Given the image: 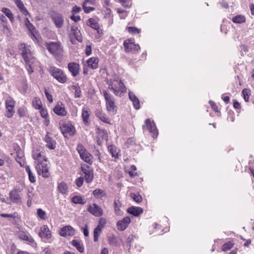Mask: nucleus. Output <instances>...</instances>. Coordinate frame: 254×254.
Wrapping results in <instances>:
<instances>
[{
	"mask_svg": "<svg viewBox=\"0 0 254 254\" xmlns=\"http://www.w3.org/2000/svg\"><path fill=\"white\" fill-rule=\"evenodd\" d=\"M32 157L37 161V162H35V165L38 174L44 178L48 177L49 167L46 156L42 155V152L39 150H35L33 151Z\"/></svg>",
	"mask_w": 254,
	"mask_h": 254,
	"instance_id": "nucleus-1",
	"label": "nucleus"
},
{
	"mask_svg": "<svg viewBox=\"0 0 254 254\" xmlns=\"http://www.w3.org/2000/svg\"><path fill=\"white\" fill-rule=\"evenodd\" d=\"M107 83L109 88L116 96L121 97L123 93L126 92V87L118 76H114L112 79L107 80Z\"/></svg>",
	"mask_w": 254,
	"mask_h": 254,
	"instance_id": "nucleus-2",
	"label": "nucleus"
},
{
	"mask_svg": "<svg viewBox=\"0 0 254 254\" xmlns=\"http://www.w3.org/2000/svg\"><path fill=\"white\" fill-rule=\"evenodd\" d=\"M19 49L26 64L31 68V64L34 62L35 59L30 47L24 43H21L19 46Z\"/></svg>",
	"mask_w": 254,
	"mask_h": 254,
	"instance_id": "nucleus-3",
	"label": "nucleus"
},
{
	"mask_svg": "<svg viewBox=\"0 0 254 254\" xmlns=\"http://www.w3.org/2000/svg\"><path fill=\"white\" fill-rule=\"evenodd\" d=\"M103 94L105 100L107 111L112 115H115L117 111V107L116 106L114 97L105 90L103 91Z\"/></svg>",
	"mask_w": 254,
	"mask_h": 254,
	"instance_id": "nucleus-4",
	"label": "nucleus"
},
{
	"mask_svg": "<svg viewBox=\"0 0 254 254\" xmlns=\"http://www.w3.org/2000/svg\"><path fill=\"white\" fill-rule=\"evenodd\" d=\"M50 72L52 75L59 82L64 83L66 81V76L61 69L56 67H52L50 69Z\"/></svg>",
	"mask_w": 254,
	"mask_h": 254,
	"instance_id": "nucleus-5",
	"label": "nucleus"
},
{
	"mask_svg": "<svg viewBox=\"0 0 254 254\" xmlns=\"http://www.w3.org/2000/svg\"><path fill=\"white\" fill-rule=\"evenodd\" d=\"M50 17L57 28L63 27L64 23V17L62 13L54 11L50 13Z\"/></svg>",
	"mask_w": 254,
	"mask_h": 254,
	"instance_id": "nucleus-6",
	"label": "nucleus"
},
{
	"mask_svg": "<svg viewBox=\"0 0 254 254\" xmlns=\"http://www.w3.org/2000/svg\"><path fill=\"white\" fill-rule=\"evenodd\" d=\"M45 47L51 54L55 56L60 55L62 52V49L60 42L46 43Z\"/></svg>",
	"mask_w": 254,
	"mask_h": 254,
	"instance_id": "nucleus-7",
	"label": "nucleus"
},
{
	"mask_svg": "<svg viewBox=\"0 0 254 254\" xmlns=\"http://www.w3.org/2000/svg\"><path fill=\"white\" fill-rule=\"evenodd\" d=\"M87 211L95 217H100L103 214L102 208L96 203L89 204Z\"/></svg>",
	"mask_w": 254,
	"mask_h": 254,
	"instance_id": "nucleus-8",
	"label": "nucleus"
},
{
	"mask_svg": "<svg viewBox=\"0 0 254 254\" xmlns=\"http://www.w3.org/2000/svg\"><path fill=\"white\" fill-rule=\"evenodd\" d=\"M82 171L84 174V178L86 182L88 184L92 182L94 178L93 171L88 166L82 167Z\"/></svg>",
	"mask_w": 254,
	"mask_h": 254,
	"instance_id": "nucleus-9",
	"label": "nucleus"
},
{
	"mask_svg": "<svg viewBox=\"0 0 254 254\" xmlns=\"http://www.w3.org/2000/svg\"><path fill=\"white\" fill-rule=\"evenodd\" d=\"M125 51L127 52L129 51H137L140 49L139 45L135 44L130 39L126 40L124 42Z\"/></svg>",
	"mask_w": 254,
	"mask_h": 254,
	"instance_id": "nucleus-10",
	"label": "nucleus"
},
{
	"mask_svg": "<svg viewBox=\"0 0 254 254\" xmlns=\"http://www.w3.org/2000/svg\"><path fill=\"white\" fill-rule=\"evenodd\" d=\"M61 131L63 135L66 137L67 134L73 135L74 134V128L71 124H64L60 127Z\"/></svg>",
	"mask_w": 254,
	"mask_h": 254,
	"instance_id": "nucleus-11",
	"label": "nucleus"
},
{
	"mask_svg": "<svg viewBox=\"0 0 254 254\" xmlns=\"http://www.w3.org/2000/svg\"><path fill=\"white\" fill-rule=\"evenodd\" d=\"M20 191L18 189H15L12 190L9 192V198L11 201L14 203H20L21 196L19 194Z\"/></svg>",
	"mask_w": 254,
	"mask_h": 254,
	"instance_id": "nucleus-12",
	"label": "nucleus"
},
{
	"mask_svg": "<svg viewBox=\"0 0 254 254\" xmlns=\"http://www.w3.org/2000/svg\"><path fill=\"white\" fill-rule=\"evenodd\" d=\"M145 124L147 129L152 134V137H157L158 135V132L154 122L151 123L150 120L149 119H147L145 120Z\"/></svg>",
	"mask_w": 254,
	"mask_h": 254,
	"instance_id": "nucleus-13",
	"label": "nucleus"
},
{
	"mask_svg": "<svg viewBox=\"0 0 254 254\" xmlns=\"http://www.w3.org/2000/svg\"><path fill=\"white\" fill-rule=\"evenodd\" d=\"M130 222V218L129 217H126L122 220L119 221L117 223V227L119 230L124 231L128 226Z\"/></svg>",
	"mask_w": 254,
	"mask_h": 254,
	"instance_id": "nucleus-14",
	"label": "nucleus"
},
{
	"mask_svg": "<svg viewBox=\"0 0 254 254\" xmlns=\"http://www.w3.org/2000/svg\"><path fill=\"white\" fill-rule=\"evenodd\" d=\"M53 111L56 114L60 116H64L67 114L64 105L60 102H58L57 105L54 108Z\"/></svg>",
	"mask_w": 254,
	"mask_h": 254,
	"instance_id": "nucleus-15",
	"label": "nucleus"
},
{
	"mask_svg": "<svg viewBox=\"0 0 254 254\" xmlns=\"http://www.w3.org/2000/svg\"><path fill=\"white\" fill-rule=\"evenodd\" d=\"M39 236L42 239H49L52 235L47 225H43L40 228Z\"/></svg>",
	"mask_w": 254,
	"mask_h": 254,
	"instance_id": "nucleus-16",
	"label": "nucleus"
},
{
	"mask_svg": "<svg viewBox=\"0 0 254 254\" xmlns=\"http://www.w3.org/2000/svg\"><path fill=\"white\" fill-rule=\"evenodd\" d=\"M44 141L46 143V146L50 149H55L56 147V141L49 135L47 132L44 137Z\"/></svg>",
	"mask_w": 254,
	"mask_h": 254,
	"instance_id": "nucleus-17",
	"label": "nucleus"
},
{
	"mask_svg": "<svg viewBox=\"0 0 254 254\" xmlns=\"http://www.w3.org/2000/svg\"><path fill=\"white\" fill-rule=\"evenodd\" d=\"M60 234L63 237L72 236L74 234V230L72 227L66 226L61 229Z\"/></svg>",
	"mask_w": 254,
	"mask_h": 254,
	"instance_id": "nucleus-18",
	"label": "nucleus"
},
{
	"mask_svg": "<svg viewBox=\"0 0 254 254\" xmlns=\"http://www.w3.org/2000/svg\"><path fill=\"white\" fill-rule=\"evenodd\" d=\"M68 68L73 76H77L79 72V64L74 62L68 64Z\"/></svg>",
	"mask_w": 254,
	"mask_h": 254,
	"instance_id": "nucleus-19",
	"label": "nucleus"
},
{
	"mask_svg": "<svg viewBox=\"0 0 254 254\" xmlns=\"http://www.w3.org/2000/svg\"><path fill=\"white\" fill-rule=\"evenodd\" d=\"M71 34L74 36L75 39L78 42H81L82 38L80 31L78 29L76 24H73L71 27Z\"/></svg>",
	"mask_w": 254,
	"mask_h": 254,
	"instance_id": "nucleus-20",
	"label": "nucleus"
},
{
	"mask_svg": "<svg viewBox=\"0 0 254 254\" xmlns=\"http://www.w3.org/2000/svg\"><path fill=\"white\" fill-rule=\"evenodd\" d=\"M128 96L130 100L132 102L133 105L136 109L140 108V103L138 98L132 92H129Z\"/></svg>",
	"mask_w": 254,
	"mask_h": 254,
	"instance_id": "nucleus-21",
	"label": "nucleus"
},
{
	"mask_svg": "<svg viewBox=\"0 0 254 254\" xmlns=\"http://www.w3.org/2000/svg\"><path fill=\"white\" fill-rule=\"evenodd\" d=\"M18 237L21 240L27 241L31 243L34 241L33 238L26 232H20L18 234Z\"/></svg>",
	"mask_w": 254,
	"mask_h": 254,
	"instance_id": "nucleus-22",
	"label": "nucleus"
},
{
	"mask_svg": "<svg viewBox=\"0 0 254 254\" xmlns=\"http://www.w3.org/2000/svg\"><path fill=\"white\" fill-rule=\"evenodd\" d=\"M99 60L97 58L92 57L88 59L87 61L88 66L92 69H96L98 66Z\"/></svg>",
	"mask_w": 254,
	"mask_h": 254,
	"instance_id": "nucleus-23",
	"label": "nucleus"
},
{
	"mask_svg": "<svg viewBox=\"0 0 254 254\" xmlns=\"http://www.w3.org/2000/svg\"><path fill=\"white\" fill-rule=\"evenodd\" d=\"M127 212L134 216H137L143 212V209L139 207H131L128 208Z\"/></svg>",
	"mask_w": 254,
	"mask_h": 254,
	"instance_id": "nucleus-24",
	"label": "nucleus"
},
{
	"mask_svg": "<svg viewBox=\"0 0 254 254\" xmlns=\"http://www.w3.org/2000/svg\"><path fill=\"white\" fill-rule=\"evenodd\" d=\"M96 116L99 118L101 121L106 124H110V119L107 117V115L100 111H97L95 113Z\"/></svg>",
	"mask_w": 254,
	"mask_h": 254,
	"instance_id": "nucleus-25",
	"label": "nucleus"
},
{
	"mask_svg": "<svg viewBox=\"0 0 254 254\" xmlns=\"http://www.w3.org/2000/svg\"><path fill=\"white\" fill-rule=\"evenodd\" d=\"M89 115V109L87 107H83L82 109L81 117L85 124L88 123Z\"/></svg>",
	"mask_w": 254,
	"mask_h": 254,
	"instance_id": "nucleus-26",
	"label": "nucleus"
},
{
	"mask_svg": "<svg viewBox=\"0 0 254 254\" xmlns=\"http://www.w3.org/2000/svg\"><path fill=\"white\" fill-rule=\"evenodd\" d=\"M58 189L59 191L62 194H65L68 191V188L66 184L64 182H62L58 184Z\"/></svg>",
	"mask_w": 254,
	"mask_h": 254,
	"instance_id": "nucleus-27",
	"label": "nucleus"
},
{
	"mask_svg": "<svg viewBox=\"0 0 254 254\" xmlns=\"http://www.w3.org/2000/svg\"><path fill=\"white\" fill-rule=\"evenodd\" d=\"M15 2L20 11L23 13V14L25 15L29 14L28 11L25 7L24 4L21 0H15Z\"/></svg>",
	"mask_w": 254,
	"mask_h": 254,
	"instance_id": "nucleus-28",
	"label": "nucleus"
},
{
	"mask_svg": "<svg viewBox=\"0 0 254 254\" xmlns=\"http://www.w3.org/2000/svg\"><path fill=\"white\" fill-rule=\"evenodd\" d=\"M81 158L85 162L89 164L92 163V156L87 151L80 156Z\"/></svg>",
	"mask_w": 254,
	"mask_h": 254,
	"instance_id": "nucleus-29",
	"label": "nucleus"
},
{
	"mask_svg": "<svg viewBox=\"0 0 254 254\" xmlns=\"http://www.w3.org/2000/svg\"><path fill=\"white\" fill-rule=\"evenodd\" d=\"M108 150L112 157L117 158L118 157L119 150L114 145H110L108 146Z\"/></svg>",
	"mask_w": 254,
	"mask_h": 254,
	"instance_id": "nucleus-30",
	"label": "nucleus"
},
{
	"mask_svg": "<svg viewBox=\"0 0 254 254\" xmlns=\"http://www.w3.org/2000/svg\"><path fill=\"white\" fill-rule=\"evenodd\" d=\"M1 12L4 13L10 20L11 22L14 21V16L11 10L6 7L2 8Z\"/></svg>",
	"mask_w": 254,
	"mask_h": 254,
	"instance_id": "nucleus-31",
	"label": "nucleus"
},
{
	"mask_svg": "<svg viewBox=\"0 0 254 254\" xmlns=\"http://www.w3.org/2000/svg\"><path fill=\"white\" fill-rule=\"evenodd\" d=\"M71 244L72 246L75 247L79 252L83 253L84 252V249L82 244H80V243L78 240H72L71 242Z\"/></svg>",
	"mask_w": 254,
	"mask_h": 254,
	"instance_id": "nucleus-32",
	"label": "nucleus"
},
{
	"mask_svg": "<svg viewBox=\"0 0 254 254\" xmlns=\"http://www.w3.org/2000/svg\"><path fill=\"white\" fill-rule=\"evenodd\" d=\"M119 238L115 235H112L108 237V242L110 245L117 246L119 245Z\"/></svg>",
	"mask_w": 254,
	"mask_h": 254,
	"instance_id": "nucleus-33",
	"label": "nucleus"
},
{
	"mask_svg": "<svg viewBox=\"0 0 254 254\" xmlns=\"http://www.w3.org/2000/svg\"><path fill=\"white\" fill-rule=\"evenodd\" d=\"M232 21L236 23H242L245 22L246 18L244 16L238 15L232 18Z\"/></svg>",
	"mask_w": 254,
	"mask_h": 254,
	"instance_id": "nucleus-34",
	"label": "nucleus"
},
{
	"mask_svg": "<svg viewBox=\"0 0 254 254\" xmlns=\"http://www.w3.org/2000/svg\"><path fill=\"white\" fill-rule=\"evenodd\" d=\"M86 24L88 26L94 29L98 28V26H99L98 23L93 18H89L88 19Z\"/></svg>",
	"mask_w": 254,
	"mask_h": 254,
	"instance_id": "nucleus-35",
	"label": "nucleus"
},
{
	"mask_svg": "<svg viewBox=\"0 0 254 254\" xmlns=\"http://www.w3.org/2000/svg\"><path fill=\"white\" fill-rule=\"evenodd\" d=\"M71 201L75 204H84L85 201L82 199L80 196H74L72 198Z\"/></svg>",
	"mask_w": 254,
	"mask_h": 254,
	"instance_id": "nucleus-36",
	"label": "nucleus"
},
{
	"mask_svg": "<svg viewBox=\"0 0 254 254\" xmlns=\"http://www.w3.org/2000/svg\"><path fill=\"white\" fill-rule=\"evenodd\" d=\"M33 106L36 109H40L42 107V102L40 99L38 97H35L32 102Z\"/></svg>",
	"mask_w": 254,
	"mask_h": 254,
	"instance_id": "nucleus-37",
	"label": "nucleus"
},
{
	"mask_svg": "<svg viewBox=\"0 0 254 254\" xmlns=\"http://www.w3.org/2000/svg\"><path fill=\"white\" fill-rule=\"evenodd\" d=\"M101 231V228L98 225L94 230V241L97 242L98 240V237Z\"/></svg>",
	"mask_w": 254,
	"mask_h": 254,
	"instance_id": "nucleus-38",
	"label": "nucleus"
},
{
	"mask_svg": "<svg viewBox=\"0 0 254 254\" xmlns=\"http://www.w3.org/2000/svg\"><path fill=\"white\" fill-rule=\"evenodd\" d=\"M14 107H6V112L5 115L8 118H11L13 116L15 111L14 110Z\"/></svg>",
	"mask_w": 254,
	"mask_h": 254,
	"instance_id": "nucleus-39",
	"label": "nucleus"
},
{
	"mask_svg": "<svg viewBox=\"0 0 254 254\" xmlns=\"http://www.w3.org/2000/svg\"><path fill=\"white\" fill-rule=\"evenodd\" d=\"M93 194L94 197L98 198L105 195L104 191L101 189H96L93 191Z\"/></svg>",
	"mask_w": 254,
	"mask_h": 254,
	"instance_id": "nucleus-40",
	"label": "nucleus"
},
{
	"mask_svg": "<svg viewBox=\"0 0 254 254\" xmlns=\"http://www.w3.org/2000/svg\"><path fill=\"white\" fill-rule=\"evenodd\" d=\"M15 104V101L11 97H8L5 101L6 107H14Z\"/></svg>",
	"mask_w": 254,
	"mask_h": 254,
	"instance_id": "nucleus-41",
	"label": "nucleus"
},
{
	"mask_svg": "<svg viewBox=\"0 0 254 254\" xmlns=\"http://www.w3.org/2000/svg\"><path fill=\"white\" fill-rule=\"evenodd\" d=\"M244 99L246 102H248L249 96L251 95V91L247 88L244 89L242 91Z\"/></svg>",
	"mask_w": 254,
	"mask_h": 254,
	"instance_id": "nucleus-42",
	"label": "nucleus"
},
{
	"mask_svg": "<svg viewBox=\"0 0 254 254\" xmlns=\"http://www.w3.org/2000/svg\"><path fill=\"white\" fill-rule=\"evenodd\" d=\"M18 114L20 117H25L27 113V110L24 107L19 108L18 110Z\"/></svg>",
	"mask_w": 254,
	"mask_h": 254,
	"instance_id": "nucleus-43",
	"label": "nucleus"
},
{
	"mask_svg": "<svg viewBox=\"0 0 254 254\" xmlns=\"http://www.w3.org/2000/svg\"><path fill=\"white\" fill-rule=\"evenodd\" d=\"M130 196L131 198L136 202H140L142 201V197L141 196L138 194L135 193H131L130 194Z\"/></svg>",
	"mask_w": 254,
	"mask_h": 254,
	"instance_id": "nucleus-44",
	"label": "nucleus"
},
{
	"mask_svg": "<svg viewBox=\"0 0 254 254\" xmlns=\"http://www.w3.org/2000/svg\"><path fill=\"white\" fill-rule=\"evenodd\" d=\"M89 2V0H86L84 2L83 4V8L84 10V12L86 13H89L90 12L93 11L95 9V8L93 7L85 6V3L86 2Z\"/></svg>",
	"mask_w": 254,
	"mask_h": 254,
	"instance_id": "nucleus-45",
	"label": "nucleus"
},
{
	"mask_svg": "<svg viewBox=\"0 0 254 254\" xmlns=\"http://www.w3.org/2000/svg\"><path fill=\"white\" fill-rule=\"evenodd\" d=\"M233 246V244L229 242L228 243H225L223 245L222 250L223 251L225 252L228 251L231 249Z\"/></svg>",
	"mask_w": 254,
	"mask_h": 254,
	"instance_id": "nucleus-46",
	"label": "nucleus"
},
{
	"mask_svg": "<svg viewBox=\"0 0 254 254\" xmlns=\"http://www.w3.org/2000/svg\"><path fill=\"white\" fill-rule=\"evenodd\" d=\"M114 204L115 212L116 214L117 215L120 214V212H121V211L120 209V204L119 201L118 200H115L114 201Z\"/></svg>",
	"mask_w": 254,
	"mask_h": 254,
	"instance_id": "nucleus-47",
	"label": "nucleus"
},
{
	"mask_svg": "<svg viewBox=\"0 0 254 254\" xmlns=\"http://www.w3.org/2000/svg\"><path fill=\"white\" fill-rule=\"evenodd\" d=\"M25 23L29 30L31 32H32L34 30H35V27L32 23H30V21L27 18H26L25 20Z\"/></svg>",
	"mask_w": 254,
	"mask_h": 254,
	"instance_id": "nucleus-48",
	"label": "nucleus"
},
{
	"mask_svg": "<svg viewBox=\"0 0 254 254\" xmlns=\"http://www.w3.org/2000/svg\"><path fill=\"white\" fill-rule=\"evenodd\" d=\"M73 87L75 90L74 94L75 97L80 98L81 95V91L80 87L78 85H74Z\"/></svg>",
	"mask_w": 254,
	"mask_h": 254,
	"instance_id": "nucleus-49",
	"label": "nucleus"
},
{
	"mask_svg": "<svg viewBox=\"0 0 254 254\" xmlns=\"http://www.w3.org/2000/svg\"><path fill=\"white\" fill-rule=\"evenodd\" d=\"M37 214L38 216L42 219H45L46 212L43 209L39 208L37 209Z\"/></svg>",
	"mask_w": 254,
	"mask_h": 254,
	"instance_id": "nucleus-50",
	"label": "nucleus"
},
{
	"mask_svg": "<svg viewBox=\"0 0 254 254\" xmlns=\"http://www.w3.org/2000/svg\"><path fill=\"white\" fill-rule=\"evenodd\" d=\"M77 150L80 154V156L86 151L85 148L81 144H78L77 146Z\"/></svg>",
	"mask_w": 254,
	"mask_h": 254,
	"instance_id": "nucleus-51",
	"label": "nucleus"
},
{
	"mask_svg": "<svg viewBox=\"0 0 254 254\" xmlns=\"http://www.w3.org/2000/svg\"><path fill=\"white\" fill-rule=\"evenodd\" d=\"M40 110L41 116L43 118L45 119V118L49 117V115H48V111H47V109L41 108Z\"/></svg>",
	"mask_w": 254,
	"mask_h": 254,
	"instance_id": "nucleus-52",
	"label": "nucleus"
},
{
	"mask_svg": "<svg viewBox=\"0 0 254 254\" xmlns=\"http://www.w3.org/2000/svg\"><path fill=\"white\" fill-rule=\"evenodd\" d=\"M0 216L4 218H11L12 219H15L16 218L15 213L14 214H6V213H1Z\"/></svg>",
	"mask_w": 254,
	"mask_h": 254,
	"instance_id": "nucleus-53",
	"label": "nucleus"
},
{
	"mask_svg": "<svg viewBox=\"0 0 254 254\" xmlns=\"http://www.w3.org/2000/svg\"><path fill=\"white\" fill-rule=\"evenodd\" d=\"M76 185L78 187H80L82 186L83 183V177H79L77 178L75 180Z\"/></svg>",
	"mask_w": 254,
	"mask_h": 254,
	"instance_id": "nucleus-54",
	"label": "nucleus"
},
{
	"mask_svg": "<svg viewBox=\"0 0 254 254\" xmlns=\"http://www.w3.org/2000/svg\"><path fill=\"white\" fill-rule=\"evenodd\" d=\"M127 30L129 32L132 33H139L140 31L139 29L134 27H128Z\"/></svg>",
	"mask_w": 254,
	"mask_h": 254,
	"instance_id": "nucleus-55",
	"label": "nucleus"
},
{
	"mask_svg": "<svg viewBox=\"0 0 254 254\" xmlns=\"http://www.w3.org/2000/svg\"><path fill=\"white\" fill-rule=\"evenodd\" d=\"M45 93L46 97H47V99L49 100V101L51 103L52 102H53L52 95L51 94H50L46 89L45 90Z\"/></svg>",
	"mask_w": 254,
	"mask_h": 254,
	"instance_id": "nucleus-56",
	"label": "nucleus"
},
{
	"mask_svg": "<svg viewBox=\"0 0 254 254\" xmlns=\"http://www.w3.org/2000/svg\"><path fill=\"white\" fill-rule=\"evenodd\" d=\"M209 103L212 108V109L216 112H218V107L217 106V105H216V104L212 101H209Z\"/></svg>",
	"mask_w": 254,
	"mask_h": 254,
	"instance_id": "nucleus-57",
	"label": "nucleus"
},
{
	"mask_svg": "<svg viewBox=\"0 0 254 254\" xmlns=\"http://www.w3.org/2000/svg\"><path fill=\"white\" fill-rule=\"evenodd\" d=\"M0 21L3 23H7L6 18L1 13H0Z\"/></svg>",
	"mask_w": 254,
	"mask_h": 254,
	"instance_id": "nucleus-58",
	"label": "nucleus"
},
{
	"mask_svg": "<svg viewBox=\"0 0 254 254\" xmlns=\"http://www.w3.org/2000/svg\"><path fill=\"white\" fill-rule=\"evenodd\" d=\"M28 177H29V181L31 182V183H34L36 182V179H35V177L34 176V175L32 173L28 174Z\"/></svg>",
	"mask_w": 254,
	"mask_h": 254,
	"instance_id": "nucleus-59",
	"label": "nucleus"
},
{
	"mask_svg": "<svg viewBox=\"0 0 254 254\" xmlns=\"http://www.w3.org/2000/svg\"><path fill=\"white\" fill-rule=\"evenodd\" d=\"M83 233L84 234V236L88 237L89 236L88 226L87 225H86L85 227L83 229Z\"/></svg>",
	"mask_w": 254,
	"mask_h": 254,
	"instance_id": "nucleus-60",
	"label": "nucleus"
},
{
	"mask_svg": "<svg viewBox=\"0 0 254 254\" xmlns=\"http://www.w3.org/2000/svg\"><path fill=\"white\" fill-rule=\"evenodd\" d=\"M70 18L74 22H77L81 19L80 17L79 16H75L74 15H71L70 16Z\"/></svg>",
	"mask_w": 254,
	"mask_h": 254,
	"instance_id": "nucleus-61",
	"label": "nucleus"
},
{
	"mask_svg": "<svg viewBox=\"0 0 254 254\" xmlns=\"http://www.w3.org/2000/svg\"><path fill=\"white\" fill-rule=\"evenodd\" d=\"M81 8L76 6H73L72 9L73 13H78L80 11Z\"/></svg>",
	"mask_w": 254,
	"mask_h": 254,
	"instance_id": "nucleus-62",
	"label": "nucleus"
},
{
	"mask_svg": "<svg viewBox=\"0 0 254 254\" xmlns=\"http://www.w3.org/2000/svg\"><path fill=\"white\" fill-rule=\"evenodd\" d=\"M233 106L235 109H240L241 108L240 104L235 100L234 101Z\"/></svg>",
	"mask_w": 254,
	"mask_h": 254,
	"instance_id": "nucleus-63",
	"label": "nucleus"
},
{
	"mask_svg": "<svg viewBox=\"0 0 254 254\" xmlns=\"http://www.w3.org/2000/svg\"><path fill=\"white\" fill-rule=\"evenodd\" d=\"M92 53V49L90 46H87L86 48V54L87 56H89L91 55Z\"/></svg>",
	"mask_w": 254,
	"mask_h": 254,
	"instance_id": "nucleus-64",
	"label": "nucleus"
}]
</instances>
